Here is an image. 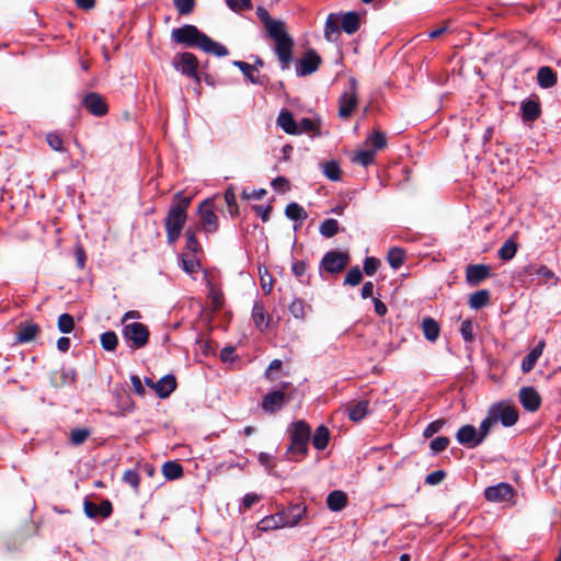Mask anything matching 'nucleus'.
I'll list each match as a JSON object with an SVG mask.
<instances>
[{
  "label": "nucleus",
  "mask_w": 561,
  "mask_h": 561,
  "mask_svg": "<svg viewBox=\"0 0 561 561\" xmlns=\"http://www.w3.org/2000/svg\"><path fill=\"white\" fill-rule=\"evenodd\" d=\"M122 334L127 345L133 350L145 347L150 335L147 325L140 322L125 324L122 329Z\"/></svg>",
  "instance_id": "nucleus-5"
},
{
  "label": "nucleus",
  "mask_w": 561,
  "mask_h": 561,
  "mask_svg": "<svg viewBox=\"0 0 561 561\" xmlns=\"http://www.w3.org/2000/svg\"><path fill=\"white\" fill-rule=\"evenodd\" d=\"M286 401V394L283 389L274 390L264 396L261 407L264 412L273 414L278 412Z\"/></svg>",
  "instance_id": "nucleus-11"
},
{
  "label": "nucleus",
  "mask_w": 561,
  "mask_h": 561,
  "mask_svg": "<svg viewBox=\"0 0 561 561\" xmlns=\"http://www.w3.org/2000/svg\"><path fill=\"white\" fill-rule=\"evenodd\" d=\"M324 38L328 42H336L340 37V14L331 13L328 15L324 25Z\"/></svg>",
  "instance_id": "nucleus-23"
},
{
  "label": "nucleus",
  "mask_w": 561,
  "mask_h": 561,
  "mask_svg": "<svg viewBox=\"0 0 561 561\" xmlns=\"http://www.w3.org/2000/svg\"><path fill=\"white\" fill-rule=\"evenodd\" d=\"M162 473L168 480H176L183 476V467L176 461H167L162 466Z\"/></svg>",
  "instance_id": "nucleus-40"
},
{
  "label": "nucleus",
  "mask_w": 561,
  "mask_h": 561,
  "mask_svg": "<svg viewBox=\"0 0 561 561\" xmlns=\"http://www.w3.org/2000/svg\"><path fill=\"white\" fill-rule=\"evenodd\" d=\"M514 495V488L506 482H501L496 485L488 486L484 490L485 500L493 503H504L511 501Z\"/></svg>",
  "instance_id": "nucleus-8"
},
{
  "label": "nucleus",
  "mask_w": 561,
  "mask_h": 561,
  "mask_svg": "<svg viewBox=\"0 0 561 561\" xmlns=\"http://www.w3.org/2000/svg\"><path fill=\"white\" fill-rule=\"evenodd\" d=\"M319 231L325 238L334 237L339 231L337 220L333 218L323 220L320 225Z\"/></svg>",
  "instance_id": "nucleus-45"
},
{
  "label": "nucleus",
  "mask_w": 561,
  "mask_h": 561,
  "mask_svg": "<svg viewBox=\"0 0 561 561\" xmlns=\"http://www.w3.org/2000/svg\"><path fill=\"white\" fill-rule=\"evenodd\" d=\"M38 332L39 328L35 323H20L15 340L19 343H28L35 339Z\"/></svg>",
  "instance_id": "nucleus-27"
},
{
  "label": "nucleus",
  "mask_w": 561,
  "mask_h": 561,
  "mask_svg": "<svg viewBox=\"0 0 561 561\" xmlns=\"http://www.w3.org/2000/svg\"><path fill=\"white\" fill-rule=\"evenodd\" d=\"M369 403L367 400H360L358 402L348 405V416L352 421L358 422L363 420L368 413Z\"/></svg>",
  "instance_id": "nucleus-31"
},
{
  "label": "nucleus",
  "mask_w": 561,
  "mask_h": 561,
  "mask_svg": "<svg viewBox=\"0 0 561 561\" xmlns=\"http://www.w3.org/2000/svg\"><path fill=\"white\" fill-rule=\"evenodd\" d=\"M252 208L256 213V215L262 219L263 222L270 220V216L272 213L271 205H254Z\"/></svg>",
  "instance_id": "nucleus-62"
},
{
  "label": "nucleus",
  "mask_w": 561,
  "mask_h": 561,
  "mask_svg": "<svg viewBox=\"0 0 561 561\" xmlns=\"http://www.w3.org/2000/svg\"><path fill=\"white\" fill-rule=\"evenodd\" d=\"M233 65L237 66L252 83H261L255 66L244 61H233Z\"/></svg>",
  "instance_id": "nucleus-41"
},
{
  "label": "nucleus",
  "mask_w": 561,
  "mask_h": 561,
  "mask_svg": "<svg viewBox=\"0 0 561 561\" xmlns=\"http://www.w3.org/2000/svg\"><path fill=\"white\" fill-rule=\"evenodd\" d=\"M520 110L524 121H535L540 113L539 104L534 100L524 101Z\"/></svg>",
  "instance_id": "nucleus-38"
},
{
  "label": "nucleus",
  "mask_w": 561,
  "mask_h": 561,
  "mask_svg": "<svg viewBox=\"0 0 561 561\" xmlns=\"http://www.w3.org/2000/svg\"><path fill=\"white\" fill-rule=\"evenodd\" d=\"M176 389V380L173 375H165L154 385V391L161 399L168 398Z\"/></svg>",
  "instance_id": "nucleus-25"
},
{
  "label": "nucleus",
  "mask_w": 561,
  "mask_h": 561,
  "mask_svg": "<svg viewBox=\"0 0 561 561\" xmlns=\"http://www.w3.org/2000/svg\"><path fill=\"white\" fill-rule=\"evenodd\" d=\"M201 228L205 233H214L218 229V217L209 201H204L198 207Z\"/></svg>",
  "instance_id": "nucleus-9"
},
{
  "label": "nucleus",
  "mask_w": 561,
  "mask_h": 561,
  "mask_svg": "<svg viewBox=\"0 0 561 561\" xmlns=\"http://www.w3.org/2000/svg\"><path fill=\"white\" fill-rule=\"evenodd\" d=\"M252 319L255 327L260 331H264L268 328L270 317L265 311L264 304L262 301H255L252 308Z\"/></svg>",
  "instance_id": "nucleus-26"
},
{
  "label": "nucleus",
  "mask_w": 561,
  "mask_h": 561,
  "mask_svg": "<svg viewBox=\"0 0 561 561\" xmlns=\"http://www.w3.org/2000/svg\"><path fill=\"white\" fill-rule=\"evenodd\" d=\"M277 124L290 135H297V121L288 111H282L277 117Z\"/></svg>",
  "instance_id": "nucleus-33"
},
{
  "label": "nucleus",
  "mask_w": 561,
  "mask_h": 561,
  "mask_svg": "<svg viewBox=\"0 0 561 561\" xmlns=\"http://www.w3.org/2000/svg\"><path fill=\"white\" fill-rule=\"evenodd\" d=\"M340 24L342 30L352 35L356 33L360 27V16L355 11H350L343 14H340Z\"/></svg>",
  "instance_id": "nucleus-21"
},
{
  "label": "nucleus",
  "mask_w": 561,
  "mask_h": 561,
  "mask_svg": "<svg viewBox=\"0 0 561 561\" xmlns=\"http://www.w3.org/2000/svg\"><path fill=\"white\" fill-rule=\"evenodd\" d=\"M348 260L347 253L332 250L322 257L321 267L328 273L336 274L346 267Z\"/></svg>",
  "instance_id": "nucleus-7"
},
{
  "label": "nucleus",
  "mask_w": 561,
  "mask_h": 561,
  "mask_svg": "<svg viewBox=\"0 0 561 561\" xmlns=\"http://www.w3.org/2000/svg\"><path fill=\"white\" fill-rule=\"evenodd\" d=\"M494 424H495V421L493 420L491 413L489 412L488 416L484 420H482V422L480 423L479 430H477L478 431V437H479L481 443L489 435V433L491 431V427Z\"/></svg>",
  "instance_id": "nucleus-49"
},
{
  "label": "nucleus",
  "mask_w": 561,
  "mask_h": 561,
  "mask_svg": "<svg viewBox=\"0 0 561 561\" xmlns=\"http://www.w3.org/2000/svg\"><path fill=\"white\" fill-rule=\"evenodd\" d=\"M516 252H517L516 242L512 239H508L502 244L497 254L501 260L510 261L515 256Z\"/></svg>",
  "instance_id": "nucleus-42"
},
{
  "label": "nucleus",
  "mask_w": 561,
  "mask_h": 561,
  "mask_svg": "<svg viewBox=\"0 0 561 561\" xmlns=\"http://www.w3.org/2000/svg\"><path fill=\"white\" fill-rule=\"evenodd\" d=\"M320 121L316 117H302L297 121V135L306 134L309 137H318L320 134Z\"/></svg>",
  "instance_id": "nucleus-20"
},
{
  "label": "nucleus",
  "mask_w": 561,
  "mask_h": 561,
  "mask_svg": "<svg viewBox=\"0 0 561 561\" xmlns=\"http://www.w3.org/2000/svg\"><path fill=\"white\" fill-rule=\"evenodd\" d=\"M82 105L94 116H103L107 113V104L105 100L94 92H91L83 98Z\"/></svg>",
  "instance_id": "nucleus-13"
},
{
  "label": "nucleus",
  "mask_w": 561,
  "mask_h": 561,
  "mask_svg": "<svg viewBox=\"0 0 561 561\" xmlns=\"http://www.w3.org/2000/svg\"><path fill=\"white\" fill-rule=\"evenodd\" d=\"M519 401L525 410L535 412L539 409L541 399L533 387H524L519 391Z\"/></svg>",
  "instance_id": "nucleus-18"
},
{
  "label": "nucleus",
  "mask_w": 561,
  "mask_h": 561,
  "mask_svg": "<svg viewBox=\"0 0 561 561\" xmlns=\"http://www.w3.org/2000/svg\"><path fill=\"white\" fill-rule=\"evenodd\" d=\"M266 193L267 192L265 188H259V190H252V191H248L244 188L241 193V197L247 201H250V199L260 201L266 195Z\"/></svg>",
  "instance_id": "nucleus-60"
},
{
  "label": "nucleus",
  "mask_w": 561,
  "mask_h": 561,
  "mask_svg": "<svg viewBox=\"0 0 561 561\" xmlns=\"http://www.w3.org/2000/svg\"><path fill=\"white\" fill-rule=\"evenodd\" d=\"M91 435L88 428H73L70 431L69 438L72 445L80 446Z\"/></svg>",
  "instance_id": "nucleus-47"
},
{
  "label": "nucleus",
  "mask_w": 561,
  "mask_h": 561,
  "mask_svg": "<svg viewBox=\"0 0 561 561\" xmlns=\"http://www.w3.org/2000/svg\"><path fill=\"white\" fill-rule=\"evenodd\" d=\"M537 82L543 89L551 88L557 83V73L550 67H540L537 72Z\"/></svg>",
  "instance_id": "nucleus-30"
},
{
  "label": "nucleus",
  "mask_w": 561,
  "mask_h": 561,
  "mask_svg": "<svg viewBox=\"0 0 561 561\" xmlns=\"http://www.w3.org/2000/svg\"><path fill=\"white\" fill-rule=\"evenodd\" d=\"M172 38L176 43L185 44L190 47H199L208 54L218 57L227 56L228 49L218 42L213 41L206 34L198 31L194 25H184L172 31Z\"/></svg>",
  "instance_id": "nucleus-1"
},
{
  "label": "nucleus",
  "mask_w": 561,
  "mask_h": 561,
  "mask_svg": "<svg viewBox=\"0 0 561 561\" xmlns=\"http://www.w3.org/2000/svg\"><path fill=\"white\" fill-rule=\"evenodd\" d=\"M101 345L105 351L113 352L116 350L118 339L115 332L107 331L101 334Z\"/></svg>",
  "instance_id": "nucleus-46"
},
{
  "label": "nucleus",
  "mask_w": 561,
  "mask_h": 561,
  "mask_svg": "<svg viewBox=\"0 0 561 561\" xmlns=\"http://www.w3.org/2000/svg\"><path fill=\"white\" fill-rule=\"evenodd\" d=\"M176 70L188 77H196L197 59L191 53H183L174 61Z\"/></svg>",
  "instance_id": "nucleus-19"
},
{
  "label": "nucleus",
  "mask_w": 561,
  "mask_h": 561,
  "mask_svg": "<svg viewBox=\"0 0 561 561\" xmlns=\"http://www.w3.org/2000/svg\"><path fill=\"white\" fill-rule=\"evenodd\" d=\"M123 481L130 485L136 492L138 491L140 477L136 470H127L123 476Z\"/></svg>",
  "instance_id": "nucleus-54"
},
{
  "label": "nucleus",
  "mask_w": 561,
  "mask_h": 561,
  "mask_svg": "<svg viewBox=\"0 0 561 561\" xmlns=\"http://www.w3.org/2000/svg\"><path fill=\"white\" fill-rule=\"evenodd\" d=\"M256 14L263 22L268 34L285 25L283 21L272 19L268 12L262 7L256 9Z\"/></svg>",
  "instance_id": "nucleus-34"
},
{
  "label": "nucleus",
  "mask_w": 561,
  "mask_h": 561,
  "mask_svg": "<svg viewBox=\"0 0 561 561\" xmlns=\"http://www.w3.org/2000/svg\"><path fill=\"white\" fill-rule=\"evenodd\" d=\"M305 513L306 507L301 504H295L289 506L287 510L278 512L284 527L296 526L301 520Z\"/></svg>",
  "instance_id": "nucleus-15"
},
{
  "label": "nucleus",
  "mask_w": 561,
  "mask_h": 561,
  "mask_svg": "<svg viewBox=\"0 0 561 561\" xmlns=\"http://www.w3.org/2000/svg\"><path fill=\"white\" fill-rule=\"evenodd\" d=\"M421 327H422L424 337L428 342L434 343L437 341L439 333H440V327L435 319H433L431 317L424 318L422 320Z\"/></svg>",
  "instance_id": "nucleus-28"
},
{
  "label": "nucleus",
  "mask_w": 561,
  "mask_h": 561,
  "mask_svg": "<svg viewBox=\"0 0 561 561\" xmlns=\"http://www.w3.org/2000/svg\"><path fill=\"white\" fill-rule=\"evenodd\" d=\"M489 275H490V267L488 265L476 264V265H469L467 267L466 278L470 285L476 286V285L480 284L483 279L489 277Z\"/></svg>",
  "instance_id": "nucleus-22"
},
{
  "label": "nucleus",
  "mask_w": 561,
  "mask_h": 561,
  "mask_svg": "<svg viewBox=\"0 0 561 561\" xmlns=\"http://www.w3.org/2000/svg\"><path fill=\"white\" fill-rule=\"evenodd\" d=\"M173 2L180 14L187 15L194 10V0H173Z\"/></svg>",
  "instance_id": "nucleus-55"
},
{
  "label": "nucleus",
  "mask_w": 561,
  "mask_h": 561,
  "mask_svg": "<svg viewBox=\"0 0 561 561\" xmlns=\"http://www.w3.org/2000/svg\"><path fill=\"white\" fill-rule=\"evenodd\" d=\"M448 444L449 439L447 437L438 436L431 442L430 447L434 454H438L445 450L448 447Z\"/></svg>",
  "instance_id": "nucleus-57"
},
{
  "label": "nucleus",
  "mask_w": 561,
  "mask_h": 561,
  "mask_svg": "<svg viewBox=\"0 0 561 561\" xmlns=\"http://www.w3.org/2000/svg\"><path fill=\"white\" fill-rule=\"evenodd\" d=\"M290 444L287 454L290 460L298 461L308 453V445L311 438V428L304 421L299 420L288 426Z\"/></svg>",
  "instance_id": "nucleus-3"
},
{
  "label": "nucleus",
  "mask_w": 561,
  "mask_h": 561,
  "mask_svg": "<svg viewBox=\"0 0 561 561\" xmlns=\"http://www.w3.org/2000/svg\"><path fill=\"white\" fill-rule=\"evenodd\" d=\"M456 438L460 445H463L468 448H474L481 444L478 437L477 428L469 424L463 425L458 430Z\"/></svg>",
  "instance_id": "nucleus-17"
},
{
  "label": "nucleus",
  "mask_w": 561,
  "mask_h": 561,
  "mask_svg": "<svg viewBox=\"0 0 561 561\" xmlns=\"http://www.w3.org/2000/svg\"><path fill=\"white\" fill-rule=\"evenodd\" d=\"M445 477L446 472L444 470H436L425 477V483L430 485H437L445 479Z\"/></svg>",
  "instance_id": "nucleus-61"
},
{
  "label": "nucleus",
  "mask_w": 561,
  "mask_h": 561,
  "mask_svg": "<svg viewBox=\"0 0 561 561\" xmlns=\"http://www.w3.org/2000/svg\"><path fill=\"white\" fill-rule=\"evenodd\" d=\"M387 142H374V149L370 150H357L352 153L350 160L352 163L359 164L362 167H368L375 162L376 153L386 148Z\"/></svg>",
  "instance_id": "nucleus-12"
},
{
  "label": "nucleus",
  "mask_w": 561,
  "mask_h": 561,
  "mask_svg": "<svg viewBox=\"0 0 561 561\" xmlns=\"http://www.w3.org/2000/svg\"><path fill=\"white\" fill-rule=\"evenodd\" d=\"M186 249L195 254L202 251V247L197 241L196 233L191 228L186 230Z\"/></svg>",
  "instance_id": "nucleus-52"
},
{
  "label": "nucleus",
  "mask_w": 561,
  "mask_h": 561,
  "mask_svg": "<svg viewBox=\"0 0 561 561\" xmlns=\"http://www.w3.org/2000/svg\"><path fill=\"white\" fill-rule=\"evenodd\" d=\"M379 260L374 256H368L364 261V272L368 276H373L379 267Z\"/></svg>",
  "instance_id": "nucleus-58"
},
{
  "label": "nucleus",
  "mask_w": 561,
  "mask_h": 561,
  "mask_svg": "<svg viewBox=\"0 0 561 561\" xmlns=\"http://www.w3.org/2000/svg\"><path fill=\"white\" fill-rule=\"evenodd\" d=\"M347 503V496L343 491L335 490L329 493L327 497V505L333 512L342 511Z\"/></svg>",
  "instance_id": "nucleus-29"
},
{
  "label": "nucleus",
  "mask_w": 561,
  "mask_h": 561,
  "mask_svg": "<svg viewBox=\"0 0 561 561\" xmlns=\"http://www.w3.org/2000/svg\"><path fill=\"white\" fill-rule=\"evenodd\" d=\"M489 412L495 423L501 422L505 427L513 426L518 420L517 410L506 402L494 403L491 405Z\"/></svg>",
  "instance_id": "nucleus-6"
},
{
  "label": "nucleus",
  "mask_w": 561,
  "mask_h": 561,
  "mask_svg": "<svg viewBox=\"0 0 561 561\" xmlns=\"http://www.w3.org/2000/svg\"><path fill=\"white\" fill-rule=\"evenodd\" d=\"M285 215L287 218H289L290 220H294V221H299V226L302 224V221L305 219H307L308 217V214L307 211L305 210L304 207H301L299 204L293 202V203H289L287 206H286V209H285Z\"/></svg>",
  "instance_id": "nucleus-35"
},
{
  "label": "nucleus",
  "mask_w": 561,
  "mask_h": 561,
  "mask_svg": "<svg viewBox=\"0 0 561 561\" xmlns=\"http://www.w3.org/2000/svg\"><path fill=\"white\" fill-rule=\"evenodd\" d=\"M50 148L55 151H66L69 153V162L72 167L76 164L73 163V149L79 150L80 149V142H48Z\"/></svg>",
  "instance_id": "nucleus-43"
},
{
  "label": "nucleus",
  "mask_w": 561,
  "mask_h": 561,
  "mask_svg": "<svg viewBox=\"0 0 561 561\" xmlns=\"http://www.w3.org/2000/svg\"><path fill=\"white\" fill-rule=\"evenodd\" d=\"M321 62L320 57L313 50H309L297 64L296 71L298 76H308L314 72Z\"/></svg>",
  "instance_id": "nucleus-16"
},
{
  "label": "nucleus",
  "mask_w": 561,
  "mask_h": 561,
  "mask_svg": "<svg viewBox=\"0 0 561 561\" xmlns=\"http://www.w3.org/2000/svg\"><path fill=\"white\" fill-rule=\"evenodd\" d=\"M275 41V53L283 69L291 61L293 38L286 32L285 25L268 34Z\"/></svg>",
  "instance_id": "nucleus-4"
},
{
  "label": "nucleus",
  "mask_w": 561,
  "mask_h": 561,
  "mask_svg": "<svg viewBox=\"0 0 561 561\" xmlns=\"http://www.w3.org/2000/svg\"><path fill=\"white\" fill-rule=\"evenodd\" d=\"M490 294L486 289L478 290L470 296L469 305L472 309H480L489 301Z\"/></svg>",
  "instance_id": "nucleus-44"
},
{
  "label": "nucleus",
  "mask_w": 561,
  "mask_h": 561,
  "mask_svg": "<svg viewBox=\"0 0 561 561\" xmlns=\"http://www.w3.org/2000/svg\"><path fill=\"white\" fill-rule=\"evenodd\" d=\"M320 168L323 172V174L333 182H339L342 179V170L340 168V164L335 160L327 161L323 163H320Z\"/></svg>",
  "instance_id": "nucleus-32"
},
{
  "label": "nucleus",
  "mask_w": 561,
  "mask_h": 561,
  "mask_svg": "<svg viewBox=\"0 0 561 561\" xmlns=\"http://www.w3.org/2000/svg\"><path fill=\"white\" fill-rule=\"evenodd\" d=\"M545 341H540L522 360V371L527 374L533 370L537 360L542 355L545 348Z\"/></svg>",
  "instance_id": "nucleus-24"
},
{
  "label": "nucleus",
  "mask_w": 561,
  "mask_h": 561,
  "mask_svg": "<svg viewBox=\"0 0 561 561\" xmlns=\"http://www.w3.org/2000/svg\"><path fill=\"white\" fill-rule=\"evenodd\" d=\"M257 528L262 531H268V530H274V529H278V528H284V526L280 520L279 514L276 513V514H273V515L262 518L257 523Z\"/></svg>",
  "instance_id": "nucleus-39"
},
{
  "label": "nucleus",
  "mask_w": 561,
  "mask_h": 561,
  "mask_svg": "<svg viewBox=\"0 0 561 561\" xmlns=\"http://www.w3.org/2000/svg\"><path fill=\"white\" fill-rule=\"evenodd\" d=\"M83 508L89 518H107L113 511L112 503L108 500H103L100 504L85 500Z\"/></svg>",
  "instance_id": "nucleus-14"
},
{
  "label": "nucleus",
  "mask_w": 561,
  "mask_h": 561,
  "mask_svg": "<svg viewBox=\"0 0 561 561\" xmlns=\"http://www.w3.org/2000/svg\"><path fill=\"white\" fill-rule=\"evenodd\" d=\"M329 439V430L324 425H321L317 427L312 436V445L316 449L323 450L328 446Z\"/></svg>",
  "instance_id": "nucleus-37"
},
{
  "label": "nucleus",
  "mask_w": 561,
  "mask_h": 561,
  "mask_svg": "<svg viewBox=\"0 0 561 561\" xmlns=\"http://www.w3.org/2000/svg\"><path fill=\"white\" fill-rule=\"evenodd\" d=\"M227 5L234 12L252 9L251 0H226Z\"/></svg>",
  "instance_id": "nucleus-56"
},
{
  "label": "nucleus",
  "mask_w": 561,
  "mask_h": 561,
  "mask_svg": "<svg viewBox=\"0 0 561 561\" xmlns=\"http://www.w3.org/2000/svg\"><path fill=\"white\" fill-rule=\"evenodd\" d=\"M182 265H183V270L186 273L192 274L197 270V267L199 266V263L194 257H182Z\"/></svg>",
  "instance_id": "nucleus-64"
},
{
  "label": "nucleus",
  "mask_w": 561,
  "mask_h": 561,
  "mask_svg": "<svg viewBox=\"0 0 561 561\" xmlns=\"http://www.w3.org/2000/svg\"><path fill=\"white\" fill-rule=\"evenodd\" d=\"M443 425H444L443 420L433 421L425 427L423 435L425 437H432L434 434H436L437 432H439L442 430Z\"/></svg>",
  "instance_id": "nucleus-63"
},
{
  "label": "nucleus",
  "mask_w": 561,
  "mask_h": 561,
  "mask_svg": "<svg viewBox=\"0 0 561 561\" xmlns=\"http://www.w3.org/2000/svg\"><path fill=\"white\" fill-rule=\"evenodd\" d=\"M289 312L296 319H305L306 317V305L302 299L296 298L288 306Z\"/></svg>",
  "instance_id": "nucleus-48"
},
{
  "label": "nucleus",
  "mask_w": 561,
  "mask_h": 561,
  "mask_svg": "<svg viewBox=\"0 0 561 561\" xmlns=\"http://www.w3.org/2000/svg\"><path fill=\"white\" fill-rule=\"evenodd\" d=\"M362 278H363V273H362L360 268L358 266H354L347 272L345 279H344V284L351 285V286H356L362 282Z\"/></svg>",
  "instance_id": "nucleus-53"
},
{
  "label": "nucleus",
  "mask_w": 561,
  "mask_h": 561,
  "mask_svg": "<svg viewBox=\"0 0 561 561\" xmlns=\"http://www.w3.org/2000/svg\"><path fill=\"white\" fill-rule=\"evenodd\" d=\"M535 273L546 283H549L551 285H557L558 283V277L556 276V274L546 265H540L539 267H537Z\"/></svg>",
  "instance_id": "nucleus-51"
},
{
  "label": "nucleus",
  "mask_w": 561,
  "mask_h": 561,
  "mask_svg": "<svg viewBox=\"0 0 561 561\" xmlns=\"http://www.w3.org/2000/svg\"><path fill=\"white\" fill-rule=\"evenodd\" d=\"M339 116L347 118L353 113V110L357 105V92H356V80L351 79L350 89L345 91L339 101Z\"/></svg>",
  "instance_id": "nucleus-10"
},
{
  "label": "nucleus",
  "mask_w": 561,
  "mask_h": 561,
  "mask_svg": "<svg viewBox=\"0 0 561 561\" xmlns=\"http://www.w3.org/2000/svg\"><path fill=\"white\" fill-rule=\"evenodd\" d=\"M75 328L73 317L69 313H62L58 318V330L61 333H70Z\"/></svg>",
  "instance_id": "nucleus-50"
},
{
  "label": "nucleus",
  "mask_w": 561,
  "mask_h": 561,
  "mask_svg": "<svg viewBox=\"0 0 561 561\" xmlns=\"http://www.w3.org/2000/svg\"><path fill=\"white\" fill-rule=\"evenodd\" d=\"M460 334L466 342L473 341V327L470 320H463L461 322Z\"/></svg>",
  "instance_id": "nucleus-59"
},
{
  "label": "nucleus",
  "mask_w": 561,
  "mask_h": 561,
  "mask_svg": "<svg viewBox=\"0 0 561 561\" xmlns=\"http://www.w3.org/2000/svg\"><path fill=\"white\" fill-rule=\"evenodd\" d=\"M407 257V253L402 248L393 247L388 251L387 261L393 270L400 268Z\"/></svg>",
  "instance_id": "nucleus-36"
},
{
  "label": "nucleus",
  "mask_w": 561,
  "mask_h": 561,
  "mask_svg": "<svg viewBox=\"0 0 561 561\" xmlns=\"http://www.w3.org/2000/svg\"><path fill=\"white\" fill-rule=\"evenodd\" d=\"M191 202L192 197L184 196L182 192L175 194L164 219L169 244H173L179 240L187 219V208Z\"/></svg>",
  "instance_id": "nucleus-2"
}]
</instances>
